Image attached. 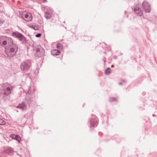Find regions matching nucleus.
Instances as JSON below:
<instances>
[{
    "label": "nucleus",
    "instance_id": "f03ea898",
    "mask_svg": "<svg viewBox=\"0 0 157 157\" xmlns=\"http://www.w3.org/2000/svg\"><path fill=\"white\" fill-rule=\"evenodd\" d=\"M12 85L6 83L2 84L0 88V94L4 96H7L10 95L13 88Z\"/></svg>",
    "mask_w": 157,
    "mask_h": 157
},
{
    "label": "nucleus",
    "instance_id": "423d86ee",
    "mask_svg": "<svg viewBox=\"0 0 157 157\" xmlns=\"http://www.w3.org/2000/svg\"><path fill=\"white\" fill-rule=\"evenodd\" d=\"M93 118L90 119V127H96L98 124L97 120L95 118V116H93Z\"/></svg>",
    "mask_w": 157,
    "mask_h": 157
},
{
    "label": "nucleus",
    "instance_id": "ddd939ff",
    "mask_svg": "<svg viewBox=\"0 0 157 157\" xmlns=\"http://www.w3.org/2000/svg\"><path fill=\"white\" fill-rule=\"evenodd\" d=\"M13 151V149L11 148L10 147L7 149L4 150L2 153H5L9 154L12 153Z\"/></svg>",
    "mask_w": 157,
    "mask_h": 157
},
{
    "label": "nucleus",
    "instance_id": "aec40b11",
    "mask_svg": "<svg viewBox=\"0 0 157 157\" xmlns=\"http://www.w3.org/2000/svg\"><path fill=\"white\" fill-rule=\"evenodd\" d=\"M41 36V33H37V34H36L35 36L36 37H40Z\"/></svg>",
    "mask_w": 157,
    "mask_h": 157
},
{
    "label": "nucleus",
    "instance_id": "2eb2a0df",
    "mask_svg": "<svg viewBox=\"0 0 157 157\" xmlns=\"http://www.w3.org/2000/svg\"><path fill=\"white\" fill-rule=\"evenodd\" d=\"M110 68L109 67L108 68L106 69L105 70V73L107 75H109L110 73Z\"/></svg>",
    "mask_w": 157,
    "mask_h": 157
},
{
    "label": "nucleus",
    "instance_id": "a211bd4d",
    "mask_svg": "<svg viewBox=\"0 0 157 157\" xmlns=\"http://www.w3.org/2000/svg\"><path fill=\"white\" fill-rule=\"evenodd\" d=\"M109 101L111 102L116 101L117 99L114 98H109Z\"/></svg>",
    "mask_w": 157,
    "mask_h": 157
},
{
    "label": "nucleus",
    "instance_id": "39448f33",
    "mask_svg": "<svg viewBox=\"0 0 157 157\" xmlns=\"http://www.w3.org/2000/svg\"><path fill=\"white\" fill-rule=\"evenodd\" d=\"M31 66V63L29 61H23L21 62L20 65L21 70H29Z\"/></svg>",
    "mask_w": 157,
    "mask_h": 157
},
{
    "label": "nucleus",
    "instance_id": "6ab92c4d",
    "mask_svg": "<svg viewBox=\"0 0 157 157\" xmlns=\"http://www.w3.org/2000/svg\"><path fill=\"white\" fill-rule=\"evenodd\" d=\"M17 135L15 134H11L10 136V137L12 138V139H14L16 136H17Z\"/></svg>",
    "mask_w": 157,
    "mask_h": 157
},
{
    "label": "nucleus",
    "instance_id": "6e6552de",
    "mask_svg": "<svg viewBox=\"0 0 157 157\" xmlns=\"http://www.w3.org/2000/svg\"><path fill=\"white\" fill-rule=\"evenodd\" d=\"M36 54L38 57H41L43 55H44V50L43 49H40L37 48L36 49Z\"/></svg>",
    "mask_w": 157,
    "mask_h": 157
},
{
    "label": "nucleus",
    "instance_id": "f257e3e1",
    "mask_svg": "<svg viewBox=\"0 0 157 157\" xmlns=\"http://www.w3.org/2000/svg\"><path fill=\"white\" fill-rule=\"evenodd\" d=\"M143 8H140L139 4H136L135 6H133L132 10L139 16H142L143 14V9L146 12L149 13L150 12V6L148 3L146 1H144L143 3Z\"/></svg>",
    "mask_w": 157,
    "mask_h": 157
},
{
    "label": "nucleus",
    "instance_id": "4468645a",
    "mask_svg": "<svg viewBox=\"0 0 157 157\" xmlns=\"http://www.w3.org/2000/svg\"><path fill=\"white\" fill-rule=\"evenodd\" d=\"M45 17L47 19H49L51 17V14L48 12H46L45 14Z\"/></svg>",
    "mask_w": 157,
    "mask_h": 157
},
{
    "label": "nucleus",
    "instance_id": "dca6fc26",
    "mask_svg": "<svg viewBox=\"0 0 157 157\" xmlns=\"http://www.w3.org/2000/svg\"><path fill=\"white\" fill-rule=\"evenodd\" d=\"M14 139L17 140L18 142H20L21 140V138L18 135H17Z\"/></svg>",
    "mask_w": 157,
    "mask_h": 157
},
{
    "label": "nucleus",
    "instance_id": "f3484780",
    "mask_svg": "<svg viewBox=\"0 0 157 157\" xmlns=\"http://www.w3.org/2000/svg\"><path fill=\"white\" fill-rule=\"evenodd\" d=\"M5 122L3 119L0 118V125H5Z\"/></svg>",
    "mask_w": 157,
    "mask_h": 157
},
{
    "label": "nucleus",
    "instance_id": "5701e85b",
    "mask_svg": "<svg viewBox=\"0 0 157 157\" xmlns=\"http://www.w3.org/2000/svg\"><path fill=\"white\" fill-rule=\"evenodd\" d=\"M119 85H121L122 84V83L121 82H120L119 83Z\"/></svg>",
    "mask_w": 157,
    "mask_h": 157
},
{
    "label": "nucleus",
    "instance_id": "bb28decb",
    "mask_svg": "<svg viewBox=\"0 0 157 157\" xmlns=\"http://www.w3.org/2000/svg\"><path fill=\"white\" fill-rule=\"evenodd\" d=\"M44 1L45 2H47V0H44Z\"/></svg>",
    "mask_w": 157,
    "mask_h": 157
},
{
    "label": "nucleus",
    "instance_id": "4be33fe9",
    "mask_svg": "<svg viewBox=\"0 0 157 157\" xmlns=\"http://www.w3.org/2000/svg\"><path fill=\"white\" fill-rule=\"evenodd\" d=\"M2 21L1 19H0V26L2 24Z\"/></svg>",
    "mask_w": 157,
    "mask_h": 157
},
{
    "label": "nucleus",
    "instance_id": "a878e982",
    "mask_svg": "<svg viewBox=\"0 0 157 157\" xmlns=\"http://www.w3.org/2000/svg\"><path fill=\"white\" fill-rule=\"evenodd\" d=\"M123 82H125V80H123Z\"/></svg>",
    "mask_w": 157,
    "mask_h": 157
},
{
    "label": "nucleus",
    "instance_id": "412c9836",
    "mask_svg": "<svg viewBox=\"0 0 157 157\" xmlns=\"http://www.w3.org/2000/svg\"><path fill=\"white\" fill-rule=\"evenodd\" d=\"M62 45L58 43L57 44V48H60L61 47H62Z\"/></svg>",
    "mask_w": 157,
    "mask_h": 157
},
{
    "label": "nucleus",
    "instance_id": "f8f14e48",
    "mask_svg": "<svg viewBox=\"0 0 157 157\" xmlns=\"http://www.w3.org/2000/svg\"><path fill=\"white\" fill-rule=\"evenodd\" d=\"M26 105L24 103L21 104H19L17 106V108L21 109L22 110H24L26 108Z\"/></svg>",
    "mask_w": 157,
    "mask_h": 157
},
{
    "label": "nucleus",
    "instance_id": "393cba45",
    "mask_svg": "<svg viewBox=\"0 0 157 157\" xmlns=\"http://www.w3.org/2000/svg\"><path fill=\"white\" fill-rule=\"evenodd\" d=\"M114 67V65H112L111 66V67H112H112Z\"/></svg>",
    "mask_w": 157,
    "mask_h": 157
},
{
    "label": "nucleus",
    "instance_id": "7ed1b4c3",
    "mask_svg": "<svg viewBox=\"0 0 157 157\" xmlns=\"http://www.w3.org/2000/svg\"><path fill=\"white\" fill-rule=\"evenodd\" d=\"M18 49V46L16 44H14L13 45V46H9L8 48L6 49L5 52L8 56L12 57L16 55Z\"/></svg>",
    "mask_w": 157,
    "mask_h": 157
},
{
    "label": "nucleus",
    "instance_id": "b1692460",
    "mask_svg": "<svg viewBox=\"0 0 157 157\" xmlns=\"http://www.w3.org/2000/svg\"><path fill=\"white\" fill-rule=\"evenodd\" d=\"M156 116L155 115V114H152V116L153 117H155Z\"/></svg>",
    "mask_w": 157,
    "mask_h": 157
},
{
    "label": "nucleus",
    "instance_id": "cd10ccee",
    "mask_svg": "<svg viewBox=\"0 0 157 157\" xmlns=\"http://www.w3.org/2000/svg\"><path fill=\"white\" fill-rule=\"evenodd\" d=\"M0 157H1L0 155Z\"/></svg>",
    "mask_w": 157,
    "mask_h": 157
},
{
    "label": "nucleus",
    "instance_id": "1a4fd4ad",
    "mask_svg": "<svg viewBox=\"0 0 157 157\" xmlns=\"http://www.w3.org/2000/svg\"><path fill=\"white\" fill-rule=\"evenodd\" d=\"M6 44H8L9 46H13V45L16 44L15 43H14L13 42V40L12 39L9 37L6 36Z\"/></svg>",
    "mask_w": 157,
    "mask_h": 157
},
{
    "label": "nucleus",
    "instance_id": "9b49d317",
    "mask_svg": "<svg viewBox=\"0 0 157 157\" xmlns=\"http://www.w3.org/2000/svg\"><path fill=\"white\" fill-rule=\"evenodd\" d=\"M51 54L53 56H58L60 54V52L57 49H54L51 51Z\"/></svg>",
    "mask_w": 157,
    "mask_h": 157
},
{
    "label": "nucleus",
    "instance_id": "0eeeda50",
    "mask_svg": "<svg viewBox=\"0 0 157 157\" xmlns=\"http://www.w3.org/2000/svg\"><path fill=\"white\" fill-rule=\"evenodd\" d=\"M24 17L25 19L23 16L22 17V18L24 20L27 22L31 21L32 20V15L30 13H28L25 14Z\"/></svg>",
    "mask_w": 157,
    "mask_h": 157
},
{
    "label": "nucleus",
    "instance_id": "20e7f679",
    "mask_svg": "<svg viewBox=\"0 0 157 157\" xmlns=\"http://www.w3.org/2000/svg\"><path fill=\"white\" fill-rule=\"evenodd\" d=\"M12 35L13 37L17 38L22 44L25 43L26 38L21 33L17 31H15L13 32Z\"/></svg>",
    "mask_w": 157,
    "mask_h": 157
},
{
    "label": "nucleus",
    "instance_id": "9d476101",
    "mask_svg": "<svg viewBox=\"0 0 157 157\" xmlns=\"http://www.w3.org/2000/svg\"><path fill=\"white\" fill-rule=\"evenodd\" d=\"M6 36H0V44L2 45H6Z\"/></svg>",
    "mask_w": 157,
    "mask_h": 157
}]
</instances>
